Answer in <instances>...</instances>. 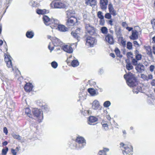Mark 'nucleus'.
Instances as JSON below:
<instances>
[{
    "mask_svg": "<svg viewBox=\"0 0 155 155\" xmlns=\"http://www.w3.org/2000/svg\"><path fill=\"white\" fill-rule=\"evenodd\" d=\"M97 120V118L95 117L91 116L89 118L88 123L89 124H91L92 123L95 122Z\"/></svg>",
    "mask_w": 155,
    "mask_h": 155,
    "instance_id": "5701e85b",
    "label": "nucleus"
},
{
    "mask_svg": "<svg viewBox=\"0 0 155 155\" xmlns=\"http://www.w3.org/2000/svg\"><path fill=\"white\" fill-rule=\"evenodd\" d=\"M92 108L94 110H97L100 108V105L99 101L97 100H94L92 103Z\"/></svg>",
    "mask_w": 155,
    "mask_h": 155,
    "instance_id": "4468645a",
    "label": "nucleus"
},
{
    "mask_svg": "<svg viewBox=\"0 0 155 155\" xmlns=\"http://www.w3.org/2000/svg\"><path fill=\"white\" fill-rule=\"evenodd\" d=\"M85 28L87 32V34H89L91 35H92L95 33V28L89 24H86Z\"/></svg>",
    "mask_w": 155,
    "mask_h": 155,
    "instance_id": "6e6552de",
    "label": "nucleus"
},
{
    "mask_svg": "<svg viewBox=\"0 0 155 155\" xmlns=\"http://www.w3.org/2000/svg\"><path fill=\"white\" fill-rule=\"evenodd\" d=\"M138 32L136 30L132 31V35L130 36V38L132 40H136L138 38Z\"/></svg>",
    "mask_w": 155,
    "mask_h": 155,
    "instance_id": "aec40b11",
    "label": "nucleus"
},
{
    "mask_svg": "<svg viewBox=\"0 0 155 155\" xmlns=\"http://www.w3.org/2000/svg\"><path fill=\"white\" fill-rule=\"evenodd\" d=\"M114 51L117 56L119 57H122V55L120 54V51L118 48H116Z\"/></svg>",
    "mask_w": 155,
    "mask_h": 155,
    "instance_id": "f704fd0d",
    "label": "nucleus"
},
{
    "mask_svg": "<svg viewBox=\"0 0 155 155\" xmlns=\"http://www.w3.org/2000/svg\"><path fill=\"white\" fill-rule=\"evenodd\" d=\"M80 28H78L75 31H72L71 34L74 38H78V37L79 34L80 32Z\"/></svg>",
    "mask_w": 155,
    "mask_h": 155,
    "instance_id": "6ab92c4d",
    "label": "nucleus"
},
{
    "mask_svg": "<svg viewBox=\"0 0 155 155\" xmlns=\"http://www.w3.org/2000/svg\"><path fill=\"white\" fill-rule=\"evenodd\" d=\"M97 16L100 19H104V17L103 12L101 11H99L97 13Z\"/></svg>",
    "mask_w": 155,
    "mask_h": 155,
    "instance_id": "2f4dec72",
    "label": "nucleus"
},
{
    "mask_svg": "<svg viewBox=\"0 0 155 155\" xmlns=\"http://www.w3.org/2000/svg\"><path fill=\"white\" fill-rule=\"evenodd\" d=\"M108 24L110 25L111 26L114 25L113 24V21L111 20H109L108 21Z\"/></svg>",
    "mask_w": 155,
    "mask_h": 155,
    "instance_id": "e2e57ef3",
    "label": "nucleus"
},
{
    "mask_svg": "<svg viewBox=\"0 0 155 155\" xmlns=\"http://www.w3.org/2000/svg\"><path fill=\"white\" fill-rule=\"evenodd\" d=\"M111 15L109 13H107L105 15V17L107 19H110L111 18Z\"/></svg>",
    "mask_w": 155,
    "mask_h": 155,
    "instance_id": "8fccbe9b",
    "label": "nucleus"
},
{
    "mask_svg": "<svg viewBox=\"0 0 155 155\" xmlns=\"http://www.w3.org/2000/svg\"><path fill=\"white\" fill-rule=\"evenodd\" d=\"M50 6L53 8H65L66 4L63 0H57L52 2L51 3Z\"/></svg>",
    "mask_w": 155,
    "mask_h": 155,
    "instance_id": "7ed1b4c3",
    "label": "nucleus"
},
{
    "mask_svg": "<svg viewBox=\"0 0 155 155\" xmlns=\"http://www.w3.org/2000/svg\"><path fill=\"white\" fill-rule=\"evenodd\" d=\"M88 91L92 96H94L95 95H97L98 94L97 93L96 91L93 88H89L88 89Z\"/></svg>",
    "mask_w": 155,
    "mask_h": 155,
    "instance_id": "bb28decb",
    "label": "nucleus"
},
{
    "mask_svg": "<svg viewBox=\"0 0 155 155\" xmlns=\"http://www.w3.org/2000/svg\"><path fill=\"white\" fill-rule=\"evenodd\" d=\"M11 57L8 55H5V61L6 62H7L9 61H11Z\"/></svg>",
    "mask_w": 155,
    "mask_h": 155,
    "instance_id": "4c0bfd02",
    "label": "nucleus"
},
{
    "mask_svg": "<svg viewBox=\"0 0 155 155\" xmlns=\"http://www.w3.org/2000/svg\"><path fill=\"white\" fill-rule=\"evenodd\" d=\"M103 127L105 130H107L108 129V125L107 124H102Z\"/></svg>",
    "mask_w": 155,
    "mask_h": 155,
    "instance_id": "603ef678",
    "label": "nucleus"
},
{
    "mask_svg": "<svg viewBox=\"0 0 155 155\" xmlns=\"http://www.w3.org/2000/svg\"><path fill=\"white\" fill-rule=\"evenodd\" d=\"M35 2L34 1H31L30 2L29 4L31 5L33 7H35Z\"/></svg>",
    "mask_w": 155,
    "mask_h": 155,
    "instance_id": "13d9d810",
    "label": "nucleus"
},
{
    "mask_svg": "<svg viewBox=\"0 0 155 155\" xmlns=\"http://www.w3.org/2000/svg\"><path fill=\"white\" fill-rule=\"evenodd\" d=\"M62 49L68 53H71L73 52V49L70 45H65L62 47Z\"/></svg>",
    "mask_w": 155,
    "mask_h": 155,
    "instance_id": "2eb2a0df",
    "label": "nucleus"
},
{
    "mask_svg": "<svg viewBox=\"0 0 155 155\" xmlns=\"http://www.w3.org/2000/svg\"><path fill=\"white\" fill-rule=\"evenodd\" d=\"M132 63L135 66H137V65L138 62H137V60H136V59H135L134 58H133L132 60Z\"/></svg>",
    "mask_w": 155,
    "mask_h": 155,
    "instance_id": "a19ab883",
    "label": "nucleus"
},
{
    "mask_svg": "<svg viewBox=\"0 0 155 155\" xmlns=\"http://www.w3.org/2000/svg\"><path fill=\"white\" fill-rule=\"evenodd\" d=\"M57 28L58 30L62 32H65L68 31V28L66 27L64 25H59Z\"/></svg>",
    "mask_w": 155,
    "mask_h": 155,
    "instance_id": "b1692460",
    "label": "nucleus"
},
{
    "mask_svg": "<svg viewBox=\"0 0 155 155\" xmlns=\"http://www.w3.org/2000/svg\"><path fill=\"white\" fill-rule=\"evenodd\" d=\"M133 44L134 46L136 47H139L140 45L139 44H138L137 41H134L133 42Z\"/></svg>",
    "mask_w": 155,
    "mask_h": 155,
    "instance_id": "6e6d98bb",
    "label": "nucleus"
},
{
    "mask_svg": "<svg viewBox=\"0 0 155 155\" xmlns=\"http://www.w3.org/2000/svg\"><path fill=\"white\" fill-rule=\"evenodd\" d=\"M111 103L109 101H105L103 104L104 106L106 107H107L110 106Z\"/></svg>",
    "mask_w": 155,
    "mask_h": 155,
    "instance_id": "e433bc0d",
    "label": "nucleus"
},
{
    "mask_svg": "<svg viewBox=\"0 0 155 155\" xmlns=\"http://www.w3.org/2000/svg\"><path fill=\"white\" fill-rule=\"evenodd\" d=\"M120 43L123 46H124L126 45V41H124L122 38H121L120 40Z\"/></svg>",
    "mask_w": 155,
    "mask_h": 155,
    "instance_id": "3c124183",
    "label": "nucleus"
},
{
    "mask_svg": "<svg viewBox=\"0 0 155 155\" xmlns=\"http://www.w3.org/2000/svg\"><path fill=\"white\" fill-rule=\"evenodd\" d=\"M51 41H52V43H50L48 46V48L50 50L51 52L54 48V47L52 46L53 45H54V46H57L60 44V40L57 38H53Z\"/></svg>",
    "mask_w": 155,
    "mask_h": 155,
    "instance_id": "423d86ee",
    "label": "nucleus"
},
{
    "mask_svg": "<svg viewBox=\"0 0 155 155\" xmlns=\"http://www.w3.org/2000/svg\"><path fill=\"white\" fill-rule=\"evenodd\" d=\"M7 105L9 108L12 109L15 107V104L12 101L7 102Z\"/></svg>",
    "mask_w": 155,
    "mask_h": 155,
    "instance_id": "a878e982",
    "label": "nucleus"
},
{
    "mask_svg": "<svg viewBox=\"0 0 155 155\" xmlns=\"http://www.w3.org/2000/svg\"><path fill=\"white\" fill-rule=\"evenodd\" d=\"M7 144H8V143L6 141H5L2 143L3 145H4V146H5V145H7Z\"/></svg>",
    "mask_w": 155,
    "mask_h": 155,
    "instance_id": "338daca9",
    "label": "nucleus"
},
{
    "mask_svg": "<svg viewBox=\"0 0 155 155\" xmlns=\"http://www.w3.org/2000/svg\"><path fill=\"white\" fill-rule=\"evenodd\" d=\"M141 78L143 80L148 81L151 80L153 78V75L151 74H149L147 75L142 74L141 75Z\"/></svg>",
    "mask_w": 155,
    "mask_h": 155,
    "instance_id": "f3484780",
    "label": "nucleus"
},
{
    "mask_svg": "<svg viewBox=\"0 0 155 155\" xmlns=\"http://www.w3.org/2000/svg\"><path fill=\"white\" fill-rule=\"evenodd\" d=\"M155 68V66L153 65H151L149 67L150 71L152 72L154 71V69Z\"/></svg>",
    "mask_w": 155,
    "mask_h": 155,
    "instance_id": "5fc2aeb1",
    "label": "nucleus"
},
{
    "mask_svg": "<svg viewBox=\"0 0 155 155\" xmlns=\"http://www.w3.org/2000/svg\"><path fill=\"white\" fill-rule=\"evenodd\" d=\"M100 20L99 21V24L102 26L104 25L105 23V21L104 19H100Z\"/></svg>",
    "mask_w": 155,
    "mask_h": 155,
    "instance_id": "49530a36",
    "label": "nucleus"
},
{
    "mask_svg": "<svg viewBox=\"0 0 155 155\" xmlns=\"http://www.w3.org/2000/svg\"><path fill=\"white\" fill-rule=\"evenodd\" d=\"M101 31L102 33L104 34H106L108 32V29L107 28L105 27H101Z\"/></svg>",
    "mask_w": 155,
    "mask_h": 155,
    "instance_id": "7c9ffc66",
    "label": "nucleus"
},
{
    "mask_svg": "<svg viewBox=\"0 0 155 155\" xmlns=\"http://www.w3.org/2000/svg\"><path fill=\"white\" fill-rule=\"evenodd\" d=\"M110 55L113 58H114L115 57V55H114V54L113 53H110Z\"/></svg>",
    "mask_w": 155,
    "mask_h": 155,
    "instance_id": "774afa93",
    "label": "nucleus"
},
{
    "mask_svg": "<svg viewBox=\"0 0 155 155\" xmlns=\"http://www.w3.org/2000/svg\"><path fill=\"white\" fill-rule=\"evenodd\" d=\"M25 113L27 114L29 117H31V114H30L31 111L28 108H26L25 109Z\"/></svg>",
    "mask_w": 155,
    "mask_h": 155,
    "instance_id": "473e14b6",
    "label": "nucleus"
},
{
    "mask_svg": "<svg viewBox=\"0 0 155 155\" xmlns=\"http://www.w3.org/2000/svg\"><path fill=\"white\" fill-rule=\"evenodd\" d=\"M51 65L52 67L54 68H57L58 66V63L55 61L52 62L51 63Z\"/></svg>",
    "mask_w": 155,
    "mask_h": 155,
    "instance_id": "ea45409f",
    "label": "nucleus"
},
{
    "mask_svg": "<svg viewBox=\"0 0 155 155\" xmlns=\"http://www.w3.org/2000/svg\"><path fill=\"white\" fill-rule=\"evenodd\" d=\"M136 60H141L142 58V55L140 54H136Z\"/></svg>",
    "mask_w": 155,
    "mask_h": 155,
    "instance_id": "c03bdc74",
    "label": "nucleus"
},
{
    "mask_svg": "<svg viewBox=\"0 0 155 155\" xmlns=\"http://www.w3.org/2000/svg\"><path fill=\"white\" fill-rule=\"evenodd\" d=\"M106 118H107V120H111V117H110V116L109 115H107V116H106Z\"/></svg>",
    "mask_w": 155,
    "mask_h": 155,
    "instance_id": "0e129e2a",
    "label": "nucleus"
},
{
    "mask_svg": "<svg viewBox=\"0 0 155 155\" xmlns=\"http://www.w3.org/2000/svg\"><path fill=\"white\" fill-rule=\"evenodd\" d=\"M6 64L8 68H10L12 67V64L11 60L6 62Z\"/></svg>",
    "mask_w": 155,
    "mask_h": 155,
    "instance_id": "09e8293b",
    "label": "nucleus"
},
{
    "mask_svg": "<svg viewBox=\"0 0 155 155\" xmlns=\"http://www.w3.org/2000/svg\"><path fill=\"white\" fill-rule=\"evenodd\" d=\"M126 68L128 70H130L133 68V67L130 63H127L126 65Z\"/></svg>",
    "mask_w": 155,
    "mask_h": 155,
    "instance_id": "c9c22d12",
    "label": "nucleus"
},
{
    "mask_svg": "<svg viewBox=\"0 0 155 155\" xmlns=\"http://www.w3.org/2000/svg\"><path fill=\"white\" fill-rule=\"evenodd\" d=\"M105 40L110 44H113L114 43V40L112 35L110 34H108L106 36Z\"/></svg>",
    "mask_w": 155,
    "mask_h": 155,
    "instance_id": "9d476101",
    "label": "nucleus"
},
{
    "mask_svg": "<svg viewBox=\"0 0 155 155\" xmlns=\"http://www.w3.org/2000/svg\"><path fill=\"white\" fill-rule=\"evenodd\" d=\"M48 10H46L45 9H38L37 10L36 12L38 14H44L48 13Z\"/></svg>",
    "mask_w": 155,
    "mask_h": 155,
    "instance_id": "393cba45",
    "label": "nucleus"
},
{
    "mask_svg": "<svg viewBox=\"0 0 155 155\" xmlns=\"http://www.w3.org/2000/svg\"><path fill=\"white\" fill-rule=\"evenodd\" d=\"M12 136L15 139H17L18 140H21V137L19 135L13 134H12Z\"/></svg>",
    "mask_w": 155,
    "mask_h": 155,
    "instance_id": "79ce46f5",
    "label": "nucleus"
},
{
    "mask_svg": "<svg viewBox=\"0 0 155 155\" xmlns=\"http://www.w3.org/2000/svg\"><path fill=\"white\" fill-rule=\"evenodd\" d=\"M117 37H120L121 36V32L120 30H117L115 31Z\"/></svg>",
    "mask_w": 155,
    "mask_h": 155,
    "instance_id": "de8ad7c7",
    "label": "nucleus"
},
{
    "mask_svg": "<svg viewBox=\"0 0 155 155\" xmlns=\"http://www.w3.org/2000/svg\"><path fill=\"white\" fill-rule=\"evenodd\" d=\"M146 49L147 51V54L151 58H153L152 52L151 51L150 47V46H147L146 47Z\"/></svg>",
    "mask_w": 155,
    "mask_h": 155,
    "instance_id": "cd10ccee",
    "label": "nucleus"
},
{
    "mask_svg": "<svg viewBox=\"0 0 155 155\" xmlns=\"http://www.w3.org/2000/svg\"><path fill=\"white\" fill-rule=\"evenodd\" d=\"M85 3L87 5L93 6L96 5L97 2L96 0H85Z\"/></svg>",
    "mask_w": 155,
    "mask_h": 155,
    "instance_id": "412c9836",
    "label": "nucleus"
},
{
    "mask_svg": "<svg viewBox=\"0 0 155 155\" xmlns=\"http://www.w3.org/2000/svg\"><path fill=\"white\" fill-rule=\"evenodd\" d=\"M3 132L6 135H7L8 133V131L6 127H4L3 128Z\"/></svg>",
    "mask_w": 155,
    "mask_h": 155,
    "instance_id": "4d7b16f0",
    "label": "nucleus"
},
{
    "mask_svg": "<svg viewBox=\"0 0 155 155\" xmlns=\"http://www.w3.org/2000/svg\"><path fill=\"white\" fill-rule=\"evenodd\" d=\"M76 142L78 143V144H77L76 145L77 148H82L86 144L85 140L83 137H78L76 139Z\"/></svg>",
    "mask_w": 155,
    "mask_h": 155,
    "instance_id": "0eeeda50",
    "label": "nucleus"
},
{
    "mask_svg": "<svg viewBox=\"0 0 155 155\" xmlns=\"http://www.w3.org/2000/svg\"><path fill=\"white\" fill-rule=\"evenodd\" d=\"M33 86L31 83H27L24 87V88L26 91L30 92L33 88Z\"/></svg>",
    "mask_w": 155,
    "mask_h": 155,
    "instance_id": "a211bd4d",
    "label": "nucleus"
},
{
    "mask_svg": "<svg viewBox=\"0 0 155 155\" xmlns=\"http://www.w3.org/2000/svg\"><path fill=\"white\" fill-rule=\"evenodd\" d=\"M32 111L35 119L39 123L41 122L43 118L42 111L38 109H34Z\"/></svg>",
    "mask_w": 155,
    "mask_h": 155,
    "instance_id": "20e7f679",
    "label": "nucleus"
},
{
    "mask_svg": "<svg viewBox=\"0 0 155 155\" xmlns=\"http://www.w3.org/2000/svg\"><path fill=\"white\" fill-rule=\"evenodd\" d=\"M73 14V12L70 10L67 12L66 15L68 19L67 20L66 24L68 26H73L77 22V18L71 16V14Z\"/></svg>",
    "mask_w": 155,
    "mask_h": 155,
    "instance_id": "f03ea898",
    "label": "nucleus"
},
{
    "mask_svg": "<svg viewBox=\"0 0 155 155\" xmlns=\"http://www.w3.org/2000/svg\"><path fill=\"white\" fill-rule=\"evenodd\" d=\"M132 47V43L130 42H128L127 44V48L129 49H131Z\"/></svg>",
    "mask_w": 155,
    "mask_h": 155,
    "instance_id": "58836bf2",
    "label": "nucleus"
},
{
    "mask_svg": "<svg viewBox=\"0 0 155 155\" xmlns=\"http://www.w3.org/2000/svg\"><path fill=\"white\" fill-rule=\"evenodd\" d=\"M127 58H133V54L131 52H127Z\"/></svg>",
    "mask_w": 155,
    "mask_h": 155,
    "instance_id": "a18cd8bd",
    "label": "nucleus"
},
{
    "mask_svg": "<svg viewBox=\"0 0 155 155\" xmlns=\"http://www.w3.org/2000/svg\"><path fill=\"white\" fill-rule=\"evenodd\" d=\"M153 28V29H155V19H153L151 21Z\"/></svg>",
    "mask_w": 155,
    "mask_h": 155,
    "instance_id": "864d4df0",
    "label": "nucleus"
},
{
    "mask_svg": "<svg viewBox=\"0 0 155 155\" xmlns=\"http://www.w3.org/2000/svg\"><path fill=\"white\" fill-rule=\"evenodd\" d=\"M120 145L124 149V152H123L124 155H132L133 147L132 146H130L128 147L123 143H120Z\"/></svg>",
    "mask_w": 155,
    "mask_h": 155,
    "instance_id": "39448f33",
    "label": "nucleus"
},
{
    "mask_svg": "<svg viewBox=\"0 0 155 155\" xmlns=\"http://www.w3.org/2000/svg\"><path fill=\"white\" fill-rule=\"evenodd\" d=\"M153 51L152 52L155 55V45H153L152 47Z\"/></svg>",
    "mask_w": 155,
    "mask_h": 155,
    "instance_id": "680f3d73",
    "label": "nucleus"
},
{
    "mask_svg": "<svg viewBox=\"0 0 155 155\" xmlns=\"http://www.w3.org/2000/svg\"><path fill=\"white\" fill-rule=\"evenodd\" d=\"M126 29L127 30H128L129 31H131L132 30L133 28H132L127 27L126 28Z\"/></svg>",
    "mask_w": 155,
    "mask_h": 155,
    "instance_id": "69168bd1",
    "label": "nucleus"
},
{
    "mask_svg": "<svg viewBox=\"0 0 155 155\" xmlns=\"http://www.w3.org/2000/svg\"><path fill=\"white\" fill-rule=\"evenodd\" d=\"M11 152L14 155H16V152H15V150L12 149L11 150Z\"/></svg>",
    "mask_w": 155,
    "mask_h": 155,
    "instance_id": "052dcab7",
    "label": "nucleus"
},
{
    "mask_svg": "<svg viewBox=\"0 0 155 155\" xmlns=\"http://www.w3.org/2000/svg\"><path fill=\"white\" fill-rule=\"evenodd\" d=\"M51 27L52 28H57L58 27V26L59 25V21L55 19L51 18Z\"/></svg>",
    "mask_w": 155,
    "mask_h": 155,
    "instance_id": "9b49d317",
    "label": "nucleus"
},
{
    "mask_svg": "<svg viewBox=\"0 0 155 155\" xmlns=\"http://www.w3.org/2000/svg\"><path fill=\"white\" fill-rule=\"evenodd\" d=\"M71 64L73 67H76L78 65L79 62L77 60H74L72 61Z\"/></svg>",
    "mask_w": 155,
    "mask_h": 155,
    "instance_id": "72a5a7b5",
    "label": "nucleus"
},
{
    "mask_svg": "<svg viewBox=\"0 0 155 155\" xmlns=\"http://www.w3.org/2000/svg\"><path fill=\"white\" fill-rule=\"evenodd\" d=\"M43 21L46 25H49L51 24V19H50L48 16L44 15L43 17Z\"/></svg>",
    "mask_w": 155,
    "mask_h": 155,
    "instance_id": "f8f14e48",
    "label": "nucleus"
},
{
    "mask_svg": "<svg viewBox=\"0 0 155 155\" xmlns=\"http://www.w3.org/2000/svg\"><path fill=\"white\" fill-rule=\"evenodd\" d=\"M108 9L110 12V14L114 16L116 15V12L114 10L113 8V6L112 4H110L108 5Z\"/></svg>",
    "mask_w": 155,
    "mask_h": 155,
    "instance_id": "4be33fe9",
    "label": "nucleus"
},
{
    "mask_svg": "<svg viewBox=\"0 0 155 155\" xmlns=\"http://www.w3.org/2000/svg\"><path fill=\"white\" fill-rule=\"evenodd\" d=\"M135 69L139 72L142 73L145 71L144 66L142 64L139 63L136 67Z\"/></svg>",
    "mask_w": 155,
    "mask_h": 155,
    "instance_id": "ddd939ff",
    "label": "nucleus"
},
{
    "mask_svg": "<svg viewBox=\"0 0 155 155\" xmlns=\"http://www.w3.org/2000/svg\"><path fill=\"white\" fill-rule=\"evenodd\" d=\"M96 42V40L94 38L89 36L87 38L86 44L88 46L92 47Z\"/></svg>",
    "mask_w": 155,
    "mask_h": 155,
    "instance_id": "1a4fd4ad",
    "label": "nucleus"
},
{
    "mask_svg": "<svg viewBox=\"0 0 155 155\" xmlns=\"http://www.w3.org/2000/svg\"><path fill=\"white\" fill-rule=\"evenodd\" d=\"M109 149L108 148H104L103 150H100L98 155H106V151H108Z\"/></svg>",
    "mask_w": 155,
    "mask_h": 155,
    "instance_id": "c85d7f7f",
    "label": "nucleus"
},
{
    "mask_svg": "<svg viewBox=\"0 0 155 155\" xmlns=\"http://www.w3.org/2000/svg\"><path fill=\"white\" fill-rule=\"evenodd\" d=\"M34 35V33L32 31H28L26 34V36L29 38H32Z\"/></svg>",
    "mask_w": 155,
    "mask_h": 155,
    "instance_id": "c756f323",
    "label": "nucleus"
},
{
    "mask_svg": "<svg viewBox=\"0 0 155 155\" xmlns=\"http://www.w3.org/2000/svg\"><path fill=\"white\" fill-rule=\"evenodd\" d=\"M152 86L155 87V79H153L152 80L150 83Z\"/></svg>",
    "mask_w": 155,
    "mask_h": 155,
    "instance_id": "bf43d9fd",
    "label": "nucleus"
},
{
    "mask_svg": "<svg viewBox=\"0 0 155 155\" xmlns=\"http://www.w3.org/2000/svg\"><path fill=\"white\" fill-rule=\"evenodd\" d=\"M108 2L107 0H101L100 2V7L103 10L107 8V5Z\"/></svg>",
    "mask_w": 155,
    "mask_h": 155,
    "instance_id": "dca6fc26",
    "label": "nucleus"
},
{
    "mask_svg": "<svg viewBox=\"0 0 155 155\" xmlns=\"http://www.w3.org/2000/svg\"><path fill=\"white\" fill-rule=\"evenodd\" d=\"M124 78L126 80L127 84L129 86L133 87H135L136 88L133 90V92L137 94L138 93L141 88L140 87H136L137 82L134 75L130 72L127 74L124 75Z\"/></svg>",
    "mask_w": 155,
    "mask_h": 155,
    "instance_id": "f257e3e1",
    "label": "nucleus"
},
{
    "mask_svg": "<svg viewBox=\"0 0 155 155\" xmlns=\"http://www.w3.org/2000/svg\"><path fill=\"white\" fill-rule=\"evenodd\" d=\"M8 150V148L7 147H6L5 149H3L2 150V154L3 155H5L6 154Z\"/></svg>",
    "mask_w": 155,
    "mask_h": 155,
    "instance_id": "37998d69",
    "label": "nucleus"
}]
</instances>
